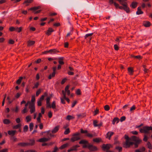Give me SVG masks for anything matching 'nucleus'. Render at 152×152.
I'll list each match as a JSON object with an SVG mask.
<instances>
[{
	"instance_id": "69168bd1",
	"label": "nucleus",
	"mask_w": 152,
	"mask_h": 152,
	"mask_svg": "<svg viewBox=\"0 0 152 152\" xmlns=\"http://www.w3.org/2000/svg\"><path fill=\"white\" fill-rule=\"evenodd\" d=\"M113 4H114V6H115V7L116 8H118L119 6V5L118 4L116 3L115 2H114Z\"/></svg>"
},
{
	"instance_id": "f3484780",
	"label": "nucleus",
	"mask_w": 152,
	"mask_h": 152,
	"mask_svg": "<svg viewBox=\"0 0 152 152\" xmlns=\"http://www.w3.org/2000/svg\"><path fill=\"white\" fill-rule=\"evenodd\" d=\"M143 25L145 27H149L151 26V24L149 21H146L143 22Z\"/></svg>"
},
{
	"instance_id": "e2e57ef3",
	"label": "nucleus",
	"mask_w": 152,
	"mask_h": 152,
	"mask_svg": "<svg viewBox=\"0 0 152 152\" xmlns=\"http://www.w3.org/2000/svg\"><path fill=\"white\" fill-rule=\"evenodd\" d=\"M52 116V113L51 111H49L48 113V116L49 118H51Z\"/></svg>"
},
{
	"instance_id": "1a4fd4ad",
	"label": "nucleus",
	"mask_w": 152,
	"mask_h": 152,
	"mask_svg": "<svg viewBox=\"0 0 152 152\" xmlns=\"http://www.w3.org/2000/svg\"><path fill=\"white\" fill-rule=\"evenodd\" d=\"M88 147V149L91 151H95L97 150V148L96 147L94 146L91 144H89V146Z\"/></svg>"
},
{
	"instance_id": "8fccbe9b",
	"label": "nucleus",
	"mask_w": 152,
	"mask_h": 152,
	"mask_svg": "<svg viewBox=\"0 0 152 152\" xmlns=\"http://www.w3.org/2000/svg\"><path fill=\"white\" fill-rule=\"evenodd\" d=\"M21 95V93H17L16 95H15V98L16 99L18 98L20 95Z\"/></svg>"
},
{
	"instance_id": "f704fd0d",
	"label": "nucleus",
	"mask_w": 152,
	"mask_h": 152,
	"mask_svg": "<svg viewBox=\"0 0 152 152\" xmlns=\"http://www.w3.org/2000/svg\"><path fill=\"white\" fill-rule=\"evenodd\" d=\"M55 72H53L52 74H50L49 77H48V79H51L52 77H53L55 76Z\"/></svg>"
},
{
	"instance_id": "052dcab7",
	"label": "nucleus",
	"mask_w": 152,
	"mask_h": 152,
	"mask_svg": "<svg viewBox=\"0 0 152 152\" xmlns=\"http://www.w3.org/2000/svg\"><path fill=\"white\" fill-rule=\"evenodd\" d=\"M32 102H31L30 101H28L26 104L25 105V107H27L28 105H30Z\"/></svg>"
},
{
	"instance_id": "5701e85b",
	"label": "nucleus",
	"mask_w": 152,
	"mask_h": 152,
	"mask_svg": "<svg viewBox=\"0 0 152 152\" xmlns=\"http://www.w3.org/2000/svg\"><path fill=\"white\" fill-rule=\"evenodd\" d=\"M50 108H52L53 109H55L56 108V103L55 101H53L52 102Z\"/></svg>"
},
{
	"instance_id": "20e7f679",
	"label": "nucleus",
	"mask_w": 152,
	"mask_h": 152,
	"mask_svg": "<svg viewBox=\"0 0 152 152\" xmlns=\"http://www.w3.org/2000/svg\"><path fill=\"white\" fill-rule=\"evenodd\" d=\"M40 8L41 7L39 6L35 7L30 8V9H29L28 10H33L34 14H37L39 13L41 11V10H39L37 11H36L37 10L40 9Z\"/></svg>"
},
{
	"instance_id": "412c9836",
	"label": "nucleus",
	"mask_w": 152,
	"mask_h": 152,
	"mask_svg": "<svg viewBox=\"0 0 152 152\" xmlns=\"http://www.w3.org/2000/svg\"><path fill=\"white\" fill-rule=\"evenodd\" d=\"M69 86L68 85L65 87V92L67 93L68 95H69L70 94V91L69 89Z\"/></svg>"
},
{
	"instance_id": "a878e982",
	"label": "nucleus",
	"mask_w": 152,
	"mask_h": 152,
	"mask_svg": "<svg viewBox=\"0 0 152 152\" xmlns=\"http://www.w3.org/2000/svg\"><path fill=\"white\" fill-rule=\"evenodd\" d=\"M63 59L64 58L63 57H60L59 58L58 63L60 64L63 65L64 64V63L63 61Z\"/></svg>"
},
{
	"instance_id": "c756f323",
	"label": "nucleus",
	"mask_w": 152,
	"mask_h": 152,
	"mask_svg": "<svg viewBox=\"0 0 152 152\" xmlns=\"http://www.w3.org/2000/svg\"><path fill=\"white\" fill-rule=\"evenodd\" d=\"M79 143L80 144H88V142L87 141L85 140H82L79 142Z\"/></svg>"
},
{
	"instance_id": "4468645a",
	"label": "nucleus",
	"mask_w": 152,
	"mask_h": 152,
	"mask_svg": "<svg viewBox=\"0 0 152 152\" xmlns=\"http://www.w3.org/2000/svg\"><path fill=\"white\" fill-rule=\"evenodd\" d=\"M59 126H56L53 129L52 131V133L54 134L57 132L59 129Z\"/></svg>"
},
{
	"instance_id": "7ed1b4c3",
	"label": "nucleus",
	"mask_w": 152,
	"mask_h": 152,
	"mask_svg": "<svg viewBox=\"0 0 152 152\" xmlns=\"http://www.w3.org/2000/svg\"><path fill=\"white\" fill-rule=\"evenodd\" d=\"M80 133H76L73 134L72 137L71 139V141L72 142L77 141L80 139V138L79 135Z\"/></svg>"
},
{
	"instance_id": "423d86ee",
	"label": "nucleus",
	"mask_w": 152,
	"mask_h": 152,
	"mask_svg": "<svg viewBox=\"0 0 152 152\" xmlns=\"http://www.w3.org/2000/svg\"><path fill=\"white\" fill-rule=\"evenodd\" d=\"M111 147L112 145L110 144H103L102 146V148L104 151L108 150Z\"/></svg>"
},
{
	"instance_id": "c9c22d12",
	"label": "nucleus",
	"mask_w": 152,
	"mask_h": 152,
	"mask_svg": "<svg viewBox=\"0 0 152 152\" xmlns=\"http://www.w3.org/2000/svg\"><path fill=\"white\" fill-rule=\"evenodd\" d=\"M23 79V77H20L19 79L17 80L16 81V83L18 84H19L21 82V80Z\"/></svg>"
},
{
	"instance_id": "c03bdc74",
	"label": "nucleus",
	"mask_w": 152,
	"mask_h": 152,
	"mask_svg": "<svg viewBox=\"0 0 152 152\" xmlns=\"http://www.w3.org/2000/svg\"><path fill=\"white\" fill-rule=\"evenodd\" d=\"M35 100V96H31V102H32L33 103H34Z\"/></svg>"
},
{
	"instance_id": "2f4dec72",
	"label": "nucleus",
	"mask_w": 152,
	"mask_h": 152,
	"mask_svg": "<svg viewBox=\"0 0 152 152\" xmlns=\"http://www.w3.org/2000/svg\"><path fill=\"white\" fill-rule=\"evenodd\" d=\"M74 117L70 115H68L67 116L66 119L69 121L71 119H74Z\"/></svg>"
},
{
	"instance_id": "4c0bfd02",
	"label": "nucleus",
	"mask_w": 152,
	"mask_h": 152,
	"mask_svg": "<svg viewBox=\"0 0 152 152\" xmlns=\"http://www.w3.org/2000/svg\"><path fill=\"white\" fill-rule=\"evenodd\" d=\"M26 121L27 122H28L30 121H31V117L30 116H28L26 117Z\"/></svg>"
},
{
	"instance_id": "a211bd4d",
	"label": "nucleus",
	"mask_w": 152,
	"mask_h": 152,
	"mask_svg": "<svg viewBox=\"0 0 152 152\" xmlns=\"http://www.w3.org/2000/svg\"><path fill=\"white\" fill-rule=\"evenodd\" d=\"M33 1V0H26L23 2V4H25L26 6H28L29 4L31 3Z\"/></svg>"
},
{
	"instance_id": "603ef678",
	"label": "nucleus",
	"mask_w": 152,
	"mask_h": 152,
	"mask_svg": "<svg viewBox=\"0 0 152 152\" xmlns=\"http://www.w3.org/2000/svg\"><path fill=\"white\" fill-rule=\"evenodd\" d=\"M93 33L87 34L85 36V38H86L88 37L91 36L93 35Z\"/></svg>"
},
{
	"instance_id": "338daca9",
	"label": "nucleus",
	"mask_w": 152,
	"mask_h": 152,
	"mask_svg": "<svg viewBox=\"0 0 152 152\" xmlns=\"http://www.w3.org/2000/svg\"><path fill=\"white\" fill-rule=\"evenodd\" d=\"M45 113V109L43 107H42L41 109V113L42 114H44Z\"/></svg>"
},
{
	"instance_id": "9b49d317",
	"label": "nucleus",
	"mask_w": 152,
	"mask_h": 152,
	"mask_svg": "<svg viewBox=\"0 0 152 152\" xmlns=\"http://www.w3.org/2000/svg\"><path fill=\"white\" fill-rule=\"evenodd\" d=\"M50 139V138L49 137H43L37 140V141L40 142H43L48 141Z\"/></svg>"
},
{
	"instance_id": "9d476101",
	"label": "nucleus",
	"mask_w": 152,
	"mask_h": 152,
	"mask_svg": "<svg viewBox=\"0 0 152 152\" xmlns=\"http://www.w3.org/2000/svg\"><path fill=\"white\" fill-rule=\"evenodd\" d=\"M79 147V146L78 145H75L73 146L70 149H68L67 150L68 152H70L71 151H76L77 150V148Z\"/></svg>"
},
{
	"instance_id": "a18cd8bd",
	"label": "nucleus",
	"mask_w": 152,
	"mask_h": 152,
	"mask_svg": "<svg viewBox=\"0 0 152 152\" xmlns=\"http://www.w3.org/2000/svg\"><path fill=\"white\" fill-rule=\"evenodd\" d=\"M147 145L148 148L150 149H151L152 148V145L151 143L149 142H148L147 143Z\"/></svg>"
},
{
	"instance_id": "5fc2aeb1",
	"label": "nucleus",
	"mask_w": 152,
	"mask_h": 152,
	"mask_svg": "<svg viewBox=\"0 0 152 152\" xmlns=\"http://www.w3.org/2000/svg\"><path fill=\"white\" fill-rule=\"evenodd\" d=\"M39 85V83L38 82H37L35 84L34 86L33 87V88H37L38 86Z\"/></svg>"
},
{
	"instance_id": "aec40b11",
	"label": "nucleus",
	"mask_w": 152,
	"mask_h": 152,
	"mask_svg": "<svg viewBox=\"0 0 152 152\" xmlns=\"http://www.w3.org/2000/svg\"><path fill=\"white\" fill-rule=\"evenodd\" d=\"M49 53L51 54H54L58 52V51L56 49H50L49 50Z\"/></svg>"
},
{
	"instance_id": "37998d69",
	"label": "nucleus",
	"mask_w": 152,
	"mask_h": 152,
	"mask_svg": "<svg viewBox=\"0 0 152 152\" xmlns=\"http://www.w3.org/2000/svg\"><path fill=\"white\" fill-rule=\"evenodd\" d=\"M104 109L106 111H108L110 110V107L108 105H106L104 106Z\"/></svg>"
},
{
	"instance_id": "0eeeda50",
	"label": "nucleus",
	"mask_w": 152,
	"mask_h": 152,
	"mask_svg": "<svg viewBox=\"0 0 152 152\" xmlns=\"http://www.w3.org/2000/svg\"><path fill=\"white\" fill-rule=\"evenodd\" d=\"M131 139L133 141H134L135 142H137L138 143H140L141 142V140L139 139V138L135 136H133L131 137Z\"/></svg>"
},
{
	"instance_id": "79ce46f5",
	"label": "nucleus",
	"mask_w": 152,
	"mask_h": 152,
	"mask_svg": "<svg viewBox=\"0 0 152 152\" xmlns=\"http://www.w3.org/2000/svg\"><path fill=\"white\" fill-rule=\"evenodd\" d=\"M16 27H11L9 28V30L10 31H16Z\"/></svg>"
},
{
	"instance_id": "0e129e2a",
	"label": "nucleus",
	"mask_w": 152,
	"mask_h": 152,
	"mask_svg": "<svg viewBox=\"0 0 152 152\" xmlns=\"http://www.w3.org/2000/svg\"><path fill=\"white\" fill-rule=\"evenodd\" d=\"M135 109V107L134 105H133L130 108V111H132L134 110Z\"/></svg>"
},
{
	"instance_id": "72a5a7b5",
	"label": "nucleus",
	"mask_w": 152,
	"mask_h": 152,
	"mask_svg": "<svg viewBox=\"0 0 152 152\" xmlns=\"http://www.w3.org/2000/svg\"><path fill=\"white\" fill-rule=\"evenodd\" d=\"M22 28L21 27H20L19 28H18V27H16V31L17 32H20L22 31Z\"/></svg>"
},
{
	"instance_id": "7c9ffc66",
	"label": "nucleus",
	"mask_w": 152,
	"mask_h": 152,
	"mask_svg": "<svg viewBox=\"0 0 152 152\" xmlns=\"http://www.w3.org/2000/svg\"><path fill=\"white\" fill-rule=\"evenodd\" d=\"M30 142L28 143V145H33L35 143V140H30Z\"/></svg>"
},
{
	"instance_id": "49530a36",
	"label": "nucleus",
	"mask_w": 152,
	"mask_h": 152,
	"mask_svg": "<svg viewBox=\"0 0 152 152\" xmlns=\"http://www.w3.org/2000/svg\"><path fill=\"white\" fill-rule=\"evenodd\" d=\"M28 129V126L27 125H25L23 127V131L25 132H27Z\"/></svg>"
},
{
	"instance_id": "6e6552de",
	"label": "nucleus",
	"mask_w": 152,
	"mask_h": 152,
	"mask_svg": "<svg viewBox=\"0 0 152 152\" xmlns=\"http://www.w3.org/2000/svg\"><path fill=\"white\" fill-rule=\"evenodd\" d=\"M98 121L96 120H94L93 121V125L95 127H100L102 125V123L101 122L99 124H97Z\"/></svg>"
},
{
	"instance_id": "09e8293b",
	"label": "nucleus",
	"mask_w": 152,
	"mask_h": 152,
	"mask_svg": "<svg viewBox=\"0 0 152 152\" xmlns=\"http://www.w3.org/2000/svg\"><path fill=\"white\" fill-rule=\"evenodd\" d=\"M115 149L119 151V152H121L122 151V148L121 147L117 146L116 147Z\"/></svg>"
},
{
	"instance_id": "f8f14e48",
	"label": "nucleus",
	"mask_w": 152,
	"mask_h": 152,
	"mask_svg": "<svg viewBox=\"0 0 152 152\" xmlns=\"http://www.w3.org/2000/svg\"><path fill=\"white\" fill-rule=\"evenodd\" d=\"M54 30L52 28H48L47 32L46 33V34L48 36H49L51 34V33Z\"/></svg>"
},
{
	"instance_id": "ea45409f",
	"label": "nucleus",
	"mask_w": 152,
	"mask_h": 152,
	"mask_svg": "<svg viewBox=\"0 0 152 152\" xmlns=\"http://www.w3.org/2000/svg\"><path fill=\"white\" fill-rule=\"evenodd\" d=\"M28 111L27 107H24V109L22 110L21 112L22 113H25Z\"/></svg>"
},
{
	"instance_id": "bb28decb",
	"label": "nucleus",
	"mask_w": 152,
	"mask_h": 152,
	"mask_svg": "<svg viewBox=\"0 0 152 152\" xmlns=\"http://www.w3.org/2000/svg\"><path fill=\"white\" fill-rule=\"evenodd\" d=\"M119 122V119L118 118H115L113 119L112 123L113 124H115V122H116L117 123H118Z\"/></svg>"
},
{
	"instance_id": "de8ad7c7",
	"label": "nucleus",
	"mask_w": 152,
	"mask_h": 152,
	"mask_svg": "<svg viewBox=\"0 0 152 152\" xmlns=\"http://www.w3.org/2000/svg\"><path fill=\"white\" fill-rule=\"evenodd\" d=\"M42 101L40 100H38L37 102V105L39 106H40L42 105Z\"/></svg>"
},
{
	"instance_id": "dca6fc26",
	"label": "nucleus",
	"mask_w": 152,
	"mask_h": 152,
	"mask_svg": "<svg viewBox=\"0 0 152 152\" xmlns=\"http://www.w3.org/2000/svg\"><path fill=\"white\" fill-rule=\"evenodd\" d=\"M143 13V12L141 11V7H138L137 8V10L136 12V14L137 15H139L142 14Z\"/></svg>"
},
{
	"instance_id": "2eb2a0df",
	"label": "nucleus",
	"mask_w": 152,
	"mask_h": 152,
	"mask_svg": "<svg viewBox=\"0 0 152 152\" xmlns=\"http://www.w3.org/2000/svg\"><path fill=\"white\" fill-rule=\"evenodd\" d=\"M114 133L113 132H108L107 134L106 138L110 140L111 136Z\"/></svg>"
},
{
	"instance_id": "13d9d810",
	"label": "nucleus",
	"mask_w": 152,
	"mask_h": 152,
	"mask_svg": "<svg viewBox=\"0 0 152 152\" xmlns=\"http://www.w3.org/2000/svg\"><path fill=\"white\" fill-rule=\"evenodd\" d=\"M125 119H126V117L125 116H122L121 118L120 119V121L121 122H122L123 121H124V120H125Z\"/></svg>"
},
{
	"instance_id": "393cba45",
	"label": "nucleus",
	"mask_w": 152,
	"mask_h": 152,
	"mask_svg": "<svg viewBox=\"0 0 152 152\" xmlns=\"http://www.w3.org/2000/svg\"><path fill=\"white\" fill-rule=\"evenodd\" d=\"M68 145L69 144L68 143L64 144L60 147L59 149H63L68 147Z\"/></svg>"
},
{
	"instance_id": "6ab92c4d",
	"label": "nucleus",
	"mask_w": 152,
	"mask_h": 152,
	"mask_svg": "<svg viewBox=\"0 0 152 152\" xmlns=\"http://www.w3.org/2000/svg\"><path fill=\"white\" fill-rule=\"evenodd\" d=\"M18 145H19L22 147H24L26 146H28V143L26 142H20L18 144Z\"/></svg>"
},
{
	"instance_id": "864d4df0",
	"label": "nucleus",
	"mask_w": 152,
	"mask_h": 152,
	"mask_svg": "<svg viewBox=\"0 0 152 152\" xmlns=\"http://www.w3.org/2000/svg\"><path fill=\"white\" fill-rule=\"evenodd\" d=\"M87 136L90 137H92L94 136H96L95 135H94L93 134H90V133H88L87 134Z\"/></svg>"
},
{
	"instance_id": "4be33fe9",
	"label": "nucleus",
	"mask_w": 152,
	"mask_h": 152,
	"mask_svg": "<svg viewBox=\"0 0 152 152\" xmlns=\"http://www.w3.org/2000/svg\"><path fill=\"white\" fill-rule=\"evenodd\" d=\"M16 132V131L15 130L9 131L8 132V133L10 135L13 136L15 134Z\"/></svg>"
},
{
	"instance_id": "39448f33",
	"label": "nucleus",
	"mask_w": 152,
	"mask_h": 152,
	"mask_svg": "<svg viewBox=\"0 0 152 152\" xmlns=\"http://www.w3.org/2000/svg\"><path fill=\"white\" fill-rule=\"evenodd\" d=\"M28 108L30 109V112L31 114L34 113L35 111V103H32L28 106Z\"/></svg>"
},
{
	"instance_id": "3c124183",
	"label": "nucleus",
	"mask_w": 152,
	"mask_h": 152,
	"mask_svg": "<svg viewBox=\"0 0 152 152\" xmlns=\"http://www.w3.org/2000/svg\"><path fill=\"white\" fill-rule=\"evenodd\" d=\"M41 92V89H38L36 92V96H38L39 94Z\"/></svg>"
},
{
	"instance_id": "ddd939ff",
	"label": "nucleus",
	"mask_w": 152,
	"mask_h": 152,
	"mask_svg": "<svg viewBox=\"0 0 152 152\" xmlns=\"http://www.w3.org/2000/svg\"><path fill=\"white\" fill-rule=\"evenodd\" d=\"M137 3L136 2H133L130 6L132 8H135L137 6Z\"/></svg>"
},
{
	"instance_id": "774afa93",
	"label": "nucleus",
	"mask_w": 152,
	"mask_h": 152,
	"mask_svg": "<svg viewBox=\"0 0 152 152\" xmlns=\"http://www.w3.org/2000/svg\"><path fill=\"white\" fill-rule=\"evenodd\" d=\"M64 98H61V102L63 104H65V102Z\"/></svg>"
},
{
	"instance_id": "4d7b16f0",
	"label": "nucleus",
	"mask_w": 152,
	"mask_h": 152,
	"mask_svg": "<svg viewBox=\"0 0 152 152\" xmlns=\"http://www.w3.org/2000/svg\"><path fill=\"white\" fill-rule=\"evenodd\" d=\"M114 47L115 50H118L119 49L118 46L117 45H115Z\"/></svg>"
},
{
	"instance_id": "680f3d73",
	"label": "nucleus",
	"mask_w": 152,
	"mask_h": 152,
	"mask_svg": "<svg viewBox=\"0 0 152 152\" xmlns=\"http://www.w3.org/2000/svg\"><path fill=\"white\" fill-rule=\"evenodd\" d=\"M133 57L135 58H137L138 59H140L141 58V57L140 55L137 56H133Z\"/></svg>"
},
{
	"instance_id": "e433bc0d",
	"label": "nucleus",
	"mask_w": 152,
	"mask_h": 152,
	"mask_svg": "<svg viewBox=\"0 0 152 152\" xmlns=\"http://www.w3.org/2000/svg\"><path fill=\"white\" fill-rule=\"evenodd\" d=\"M34 126L33 124L32 123H31L29 124V129L30 131H31L33 129Z\"/></svg>"
},
{
	"instance_id": "f03ea898",
	"label": "nucleus",
	"mask_w": 152,
	"mask_h": 152,
	"mask_svg": "<svg viewBox=\"0 0 152 152\" xmlns=\"http://www.w3.org/2000/svg\"><path fill=\"white\" fill-rule=\"evenodd\" d=\"M152 131V127L151 126H144L142 128H140L139 131L141 133L148 134L149 133V131Z\"/></svg>"
},
{
	"instance_id": "bf43d9fd",
	"label": "nucleus",
	"mask_w": 152,
	"mask_h": 152,
	"mask_svg": "<svg viewBox=\"0 0 152 152\" xmlns=\"http://www.w3.org/2000/svg\"><path fill=\"white\" fill-rule=\"evenodd\" d=\"M88 132L86 130H83L82 129L80 130V132L81 133H86Z\"/></svg>"
},
{
	"instance_id": "a19ab883",
	"label": "nucleus",
	"mask_w": 152,
	"mask_h": 152,
	"mask_svg": "<svg viewBox=\"0 0 152 152\" xmlns=\"http://www.w3.org/2000/svg\"><path fill=\"white\" fill-rule=\"evenodd\" d=\"M70 132L69 128H68L66 129L64 132V134H67L69 133Z\"/></svg>"
},
{
	"instance_id": "6e6d98bb",
	"label": "nucleus",
	"mask_w": 152,
	"mask_h": 152,
	"mask_svg": "<svg viewBox=\"0 0 152 152\" xmlns=\"http://www.w3.org/2000/svg\"><path fill=\"white\" fill-rule=\"evenodd\" d=\"M76 93L77 95H80L81 94L80 90V89H78L76 92Z\"/></svg>"
},
{
	"instance_id": "f257e3e1",
	"label": "nucleus",
	"mask_w": 152,
	"mask_h": 152,
	"mask_svg": "<svg viewBox=\"0 0 152 152\" xmlns=\"http://www.w3.org/2000/svg\"><path fill=\"white\" fill-rule=\"evenodd\" d=\"M124 138L126 140L125 143L124 145V146L125 148H128L132 145L134 143L130 141L131 139L129 138L128 135H125L124 136Z\"/></svg>"
},
{
	"instance_id": "b1692460",
	"label": "nucleus",
	"mask_w": 152,
	"mask_h": 152,
	"mask_svg": "<svg viewBox=\"0 0 152 152\" xmlns=\"http://www.w3.org/2000/svg\"><path fill=\"white\" fill-rule=\"evenodd\" d=\"M128 70L129 73L130 75H132L133 74L134 70L132 68L129 67L128 68Z\"/></svg>"
},
{
	"instance_id": "c85d7f7f",
	"label": "nucleus",
	"mask_w": 152,
	"mask_h": 152,
	"mask_svg": "<svg viewBox=\"0 0 152 152\" xmlns=\"http://www.w3.org/2000/svg\"><path fill=\"white\" fill-rule=\"evenodd\" d=\"M93 141L94 142H99L101 141V139L100 138H96L94 139L93 140Z\"/></svg>"
},
{
	"instance_id": "cd10ccee",
	"label": "nucleus",
	"mask_w": 152,
	"mask_h": 152,
	"mask_svg": "<svg viewBox=\"0 0 152 152\" xmlns=\"http://www.w3.org/2000/svg\"><path fill=\"white\" fill-rule=\"evenodd\" d=\"M35 41H29L28 42V45L30 46L32 45L35 43Z\"/></svg>"
},
{
	"instance_id": "473e14b6",
	"label": "nucleus",
	"mask_w": 152,
	"mask_h": 152,
	"mask_svg": "<svg viewBox=\"0 0 152 152\" xmlns=\"http://www.w3.org/2000/svg\"><path fill=\"white\" fill-rule=\"evenodd\" d=\"M3 123L5 124H9L10 123V121L7 119H5L3 120Z\"/></svg>"
},
{
	"instance_id": "58836bf2",
	"label": "nucleus",
	"mask_w": 152,
	"mask_h": 152,
	"mask_svg": "<svg viewBox=\"0 0 152 152\" xmlns=\"http://www.w3.org/2000/svg\"><path fill=\"white\" fill-rule=\"evenodd\" d=\"M21 125L20 124H18L14 126H13V128L14 129H17L18 128H19L20 127Z\"/></svg>"
}]
</instances>
